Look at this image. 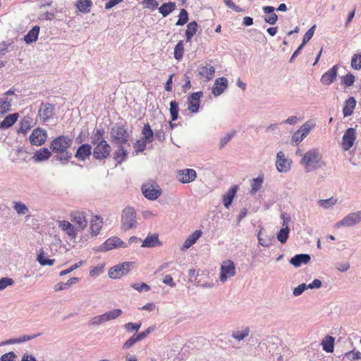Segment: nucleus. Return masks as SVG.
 Listing matches in <instances>:
<instances>
[{
	"label": "nucleus",
	"instance_id": "27",
	"mask_svg": "<svg viewBox=\"0 0 361 361\" xmlns=\"http://www.w3.org/2000/svg\"><path fill=\"white\" fill-rule=\"evenodd\" d=\"M59 228L65 231L69 236L75 237L77 233L74 226L68 221H59Z\"/></svg>",
	"mask_w": 361,
	"mask_h": 361
},
{
	"label": "nucleus",
	"instance_id": "1",
	"mask_svg": "<svg viewBox=\"0 0 361 361\" xmlns=\"http://www.w3.org/2000/svg\"><path fill=\"white\" fill-rule=\"evenodd\" d=\"M71 145L72 140L69 137L60 135L51 141L50 149L59 154V161L67 162L72 157V154L68 151Z\"/></svg>",
	"mask_w": 361,
	"mask_h": 361
},
{
	"label": "nucleus",
	"instance_id": "64",
	"mask_svg": "<svg viewBox=\"0 0 361 361\" xmlns=\"http://www.w3.org/2000/svg\"><path fill=\"white\" fill-rule=\"evenodd\" d=\"M16 355L13 352H9L4 354L1 357V361H15Z\"/></svg>",
	"mask_w": 361,
	"mask_h": 361
},
{
	"label": "nucleus",
	"instance_id": "6",
	"mask_svg": "<svg viewBox=\"0 0 361 361\" xmlns=\"http://www.w3.org/2000/svg\"><path fill=\"white\" fill-rule=\"evenodd\" d=\"M133 262H125L109 269L108 271L109 276L111 279H116L126 275L132 266Z\"/></svg>",
	"mask_w": 361,
	"mask_h": 361
},
{
	"label": "nucleus",
	"instance_id": "56",
	"mask_svg": "<svg viewBox=\"0 0 361 361\" xmlns=\"http://www.w3.org/2000/svg\"><path fill=\"white\" fill-rule=\"evenodd\" d=\"M141 326V323H133L128 322L125 324V329L128 332H133V331H137Z\"/></svg>",
	"mask_w": 361,
	"mask_h": 361
},
{
	"label": "nucleus",
	"instance_id": "28",
	"mask_svg": "<svg viewBox=\"0 0 361 361\" xmlns=\"http://www.w3.org/2000/svg\"><path fill=\"white\" fill-rule=\"evenodd\" d=\"M19 115L18 113L11 114L6 116L0 123V128L6 129L11 127L18 120Z\"/></svg>",
	"mask_w": 361,
	"mask_h": 361
},
{
	"label": "nucleus",
	"instance_id": "10",
	"mask_svg": "<svg viewBox=\"0 0 361 361\" xmlns=\"http://www.w3.org/2000/svg\"><path fill=\"white\" fill-rule=\"evenodd\" d=\"M111 147L106 141L94 146L93 149V157L96 159H104L109 155Z\"/></svg>",
	"mask_w": 361,
	"mask_h": 361
},
{
	"label": "nucleus",
	"instance_id": "19",
	"mask_svg": "<svg viewBox=\"0 0 361 361\" xmlns=\"http://www.w3.org/2000/svg\"><path fill=\"white\" fill-rule=\"evenodd\" d=\"M54 107L52 104L49 103L47 104H42L40 108L39 109V116L40 119L44 121H46L51 118H52L54 115Z\"/></svg>",
	"mask_w": 361,
	"mask_h": 361
},
{
	"label": "nucleus",
	"instance_id": "42",
	"mask_svg": "<svg viewBox=\"0 0 361 361\" xmlns=\"http://www.w3.org/2000/svg\"><path fill=\"white\" fill-rule=\"evenodd\" d=\"M127 154V151L121 146L115 152L114 158L118 164H121L126 159Z\"/></svg>",
	"mask_w": 361,
	"mask_h": 361
},
{
	"label": "nucleus",
	"instance_id": "12",
	"mask_svg": "<svg viewBox=\"0 0 361 361\" xmlns=\"http://www.w3.org/2000/svg\"><path fill=\"white\" fill-rule=\"evenodd\" d=\"M71 220L81 230H84L87 227V220L84 212L74 211L71 212Z\"/></svg>",
	"mask_w": 361,
	"mask_h": 361
},
{
	"label": "nucleus",
	"instance_id": "2",
	"mask_svg": "<svg viewBox=\"0 0 361 361\" xmlns=\"http://www.w3.org/2000/svg\"><path fill=\"white\" fill-rule=\"evenodd\" d=\"M300 164L306 172H310L326 165L322 154L318 149H312L305 152L300 161Z\"/></svg>",
	"mask_w": 361,
	"mask_h": 361
},
{
	"label": "nucleus",
	"instance_id": "62",
	"mask_svg": "<svg viewBox=\"0 0 361 361\" xmlns=\"http://www.w3.org/2000/svg\"><path fill=\"white\" fill-rule=\"evenodd\" d=\"M13 280L11 278H2L0 279V290L6 288L13 283Z\"/></svg>",
	"mask_w": 361,
	"mask_h": 361
},
{
	"label": "nucleus",
	"instance_id": "5",
	"mask_svg": "<svg viewBox=\"0 0 361 361\" xmlns=\"http://www.w3.org/2000/svg\"><path fill=\"white\" fill-rule=\"evenodd\" d=\"M110 135L112 142L121 145L127 143L129 140V133L125 127L122 126L113 127L111 130Z\"/></svg>",
	"mask_w": 361,
	"mask_h": 361
},
{
	"label": "nucleus",
	"instance_id": "57",
	"mask_svg": "<svg viewBox=\"0 0 361 361\" xmlns=\"http://www.w3.org/2000/svg\"><path fill=\"white\" fill-rule=\"evenodd\" d=\"M30 118L29 117H24L20 121V130L25 133L30 128Z\"/></svg>",
	"mask_w": 361,
	"mask_h": 361
},
{
	"label": "nucleus",
	"instance_id": "13",
	"mask_svg": "<svg viewBox=\"0 0 361 361\" xmlns=\"http://www.w3.org/2000/svg\"><path fill=\"white\" fill-rule=\"evenodd\" d=\"M198 75L204 81L211 80L215 73V68L213 66L206 63L205 65H201L197 68Z\"/></svg>",
	"mask_w": 361,
	"mask_h": 361
},
{
	"label": "nucleus",
	"instance_id": "41",
	"mask_svg": "<svg viewBox=\"0 0 361 361\" xmlns=\"http://www.w3.org/2000/svg\"><path fill=\"white\" fill-rule=\"evenodd\" d=\"M122 312L121 309H114L103 314L104 322L118 317L122 314Z\"/></svg>",
	"mask_w": 361,
	"mask_h": 361
},
{
	"label": "nucleus",
	"instance_id": "23",
	"mask_svg": "<svg viewBox=\"0 0 361 361\" xmlns=\"http://www.w3.org/2000/svg\"><path fill=\"white\" fill-rule=\"evenodd\" d=\"M310 256L307 254L296 255L291 258L290 262L295 267H299L302 264H307L310 261Z\"/></svg>",
	"mask_w": 361,
	"mask_h": 361
},
{
	"label": "nucleus",
	"instance_id": "21",
	"mask_svg": "<svg viewBox=\"0 0 361 361\" xmlns=\"http://www.w3.org/2000/svg\"><path fill=\"white\" fill-rule=\"evenodd\" d=\"M91 150L92 147L90 145L87 143L82 144L78 148L75 157L79 161H83L90 156Z\"/></svg>",
	"mask_w": 361,
	"mask_h": 361
},
{
	"label": "nucleus",
	"instance_id": "18",
	"mask_svg": "<svg viewBox=\"0 0 361 361\" xmlns=\"http://www.w3.org/2000/svg\"><path fill=\"white\" fill-rule=\"evenodd\" d=\"M127 244L117 237L107 239L102 245L103 250H111L116 247H126Z\"/></svg>",
	"mask_w": 361,
	"mask_h": 361
},
{
	"label": "nucleus",
	"instance_id": "11",
	"mask_svg": "<svg viewBox=\"0 0 361 361\" xmlns=\"http://www.w3.org/2000/svg\"><path fill=\"white\" fill-rule=\"evenodd\" d=\"M47 132L41 128L33 130L29 137L30 143L33 145L39 146L44 144L47 140Z\"/></svg>",
	"mask_w": 361,
	"mask_h": 361
},
{
	"label": "nucleus",
	"instance_id": "38",
	"mask_svg": "<svg viewBox=\"0 0 361 361\" xmlns=\"http://www.w3.org/2000/svg\"><path fill=\"white\" fill-rule=\"evenodd\" d=\"M263 181H264L263 176H259L257 178H254L251 183V190L250 191V193L251 195H254L257 191H259L260 190V188H262Z\"/></svg>",
	"mask_w": 361,
	"mask_h": 361
},
{
	"label": "nucleus",
	"instance_id": "51",
	"mask_svg": "<svg viewBox=\"0 0 361 361\" xmlns=\"http://www.w3.org/2000/svg\"><path fill=\"white\" fill-rule=\"evenodd\" d=\"M13 208L18 214H25L28 212L27 206L18 202H13Z\"/></svg>",
	"mask_w": 361,
	"mask_h": 361
},
{
	"label": "nucleus",
	"instance_id": "36",
	"mask_svg": "<svg viewBox=\"0 0 361 361\" xmlns=\"http://www.w3.org/2000/svg\"><path fill=\"white\" fill-rule=\"evenodd\" d=\"M334 341L335 338L334 337L330 336H326L322 342L323 350L327 353H332L334 349Z\"/></svg>",
	"mask_w": 361,
	"mask_h": 361
},
{
	"label": "nucleus",
	"instance_id": "33",
	"mask_svg": "<svg viewBox=\"0 0 361 361\" xmlns=\"http://www.w3.org/2000/svg\"><path fill=\"white\" fill-rule=\"evenodd\" d=\"M176 8V4L175 2H168L163 4L159 8H158V10L163 17H166L173 12Z\"/></svg>",
	"mask_w": 361,
	"mask_h": 361
},
{
	"label": "nucleus",
	"instance_id": "54",
	"mask_svg": "<svg viewBox=\"0 0 361 361\" xmlns=\"http://www.w3.org/2000/svg\"><path fill=\"white\" fill-rule=\"evenodd\" d=\"M148 142L146 140H138L135 144V149L137 153L143 152L146 148V145Z\"/></svg>",
	"mask_w": 361,
	"mask_h": 361
},
{
	"label": "nucleus",
	"instance_id": "35",
	"mask_svg": "<svg viewBox=\"0 0 361 361\" xmlns=\"http://www.w3.org/2000/svg\"><path fill=\"white\" fill-rule=\"evenodd\" d=\"M159 244L160 243H159L158 235L153 234L152 235H148L143 240L142 247H154Z\"/></svg>",
	"mask_w": 361,
	"mask_h": 361
},
{
	"label": "nucleus",
	"instance_id": "26",
	"mask_svg": "<svg viewBox=\"0 0 361 361\" xmlns=\"http://www.w3.org/2000/svg\"><path fill=\"white\" fill-rule=\"evenodd\" d=\"M202 233L200 230H196L190 235L183 243V250L190 248L201 237Z\"/></svg>",
	"mask_w": 361,
	"mask_h": 361
},
{
	"label": "nucleus",
	"instance_id": "32",
	"mask_svg": "<svg viewBox=\"0 0 361 361\" xmlns=\"http://www.w3.org/2000/svg\"><path fill=\"white\" fill-rule=\"evenodd\" d=\"M51 157V152L47 148H42L37 150L33 156L35 161H43L47 160Z\"/></svg>",
	"mask_w": 361,
	"mask_h": 361
},
{
	"label": "nucleus",
	"instance_id": "47",
	"mask_svg": "<svg viewBox=\"0 0 361 361\" xmlns=\"http://www.w3.org/2000/svg\"><path fill=\"white\" fill-rule=\"evenodd\" d=\"M289 228L286 225L285 228H281L277 234V239L281 243H285L288 238Z\"/></svg>",
	"mask_w": 361,
	"mask_h": 361
},
{
	"label": "nucleus",
	"instance_id": "14",
	"mask_svg": "<svg viewBox=\"0 0 361 361\" xmlns=\"http://www.w3.org/2000/svg\"><path fill=\"white\" fill-rule=\"evenodd\" d=\"M202 92L191 94L188 98V109L192 113H197L199 110Z\"/></svg>",
	"mask_w": 361,
	"mask_h": 361
},
{
	"label": "nucleus",
	"instance_id": "43",
	"mask_svg": "<svg viewBox=\"0 0 361 361\" xmlns=\"http://www.w3.org/2000/svg\"><path fill=\"white\" fill-rule=\"evenodd\" d=\"M170 114L171 117V121H174L178 119V112H179V108H178V103L176 101H171L170 102Z\"/></svg>",
	"mask_w": 361,
	"mask_h": 361
},
{
	"label": "nucleus",
	"instance_id": "20",
	"mask_svg": "<svg viewBox=\"0 0 361 361\" xmlns=\"http://www.w3.org/2000/svg\"><path fill=\"white\" fill-rule=\"evenodd\" d=\"M227 86L228 81L226 78L221 77L216 79L212 87L213 94L216 97L219 96L227 88Z\"/></svg>",
	"mask_w": 361,
	"mask_h": 361
},
{
	"label": "nucleus",
	"instance_id": "39",
	"mask_svg": "<svg viewBox=\"0 0 361 361\" xmlns=\"http://www.w3.org/2000/svg\"><path fill=\"white\" fill-rule=\"evenodd\" d=\"M142 139L146 140L148 142H152L153 141V131L151 128V126L149 123H145L142 129Z\"/></svg>",
	"mask_w": 361,
	"mask_h": 361
},
{
	"label": "nucleus",
	"instance_id": "24",
	"mask_svg": "<svg viewBox=\"0 0 361 361\" xmlns=\"http://www.w3.org/2000/svg\"><path fill=\"white\" fill-rule=\"evenodd\" d=\"M356 106V100L355 97H350L345 102V106L343 109V114L345 117L353 114Z\"/></svg>",
	"mask_w": 361,
	"mask_h": 361
},
{
	"label": "nucleus",
	"instance_id": "7",
	"mask_svg": "<svg viewBox=\"0 0 361 361\" xmlns=\"http://www.w3.org/2000/svg\"><path fill=\"white\" fill-rule=\"evenodd\" d=\"M235 274V266L233 261L227 259L222 262L219 275L221 282H225L228 278L234 276Z\"/></svg>",
	"mask_w": 361,
	"mask_h": 361
},
{
	"label": "nucleus",
	"instance_id": "40",
	"mask_svg": "<svg viewBox=\"0 0 361 361\" xmlns=\"http://www.w3.org/2000/svg\"><path fill=\"white\" fill-rule=\"evenodd\" d=\"M184 43L183 41H179L174 48V58L180 61L183 59L184 54Z\"/></svg>",
	"mask_w": 361,
	"mask_h": 361
},
{
	"label": "nucleus",
	"instance_id": "8",
	"mask_svg": "<svg viewBox=\"0 0 361 361\" xmlns=\"http://www.w3.org/2000/svg\"><path fill=\"white\" fill-rule=\"evenodd\" d=\"M361 221V211L350 213L345 216L341 221L336 223V226L340 228L341 226H353Z\"/></svg>",
	"mask_w": 361,
	"mask_h": 361
},
{
	"label": "nucleus",
	"instance_id": "3",
	"mask_svg": "<svg viewBox=\"0 0 361 361\" xmlns=\"http://www.w3.org/2000/svg\"><path fill=\"white\" fill-rule=\"evenodd\" d=\"M121 229L127 231L135 226L136 224V212L133 207H127L123 212L121 215Z\"/></svg>",
	"mask_w": 361,
	"mask_h": 361
},
{
	"label": "nucleus",
	"instance_id": "29",
	"mask_svg": "<svg viewBox=\"0 0 361 361\" xmlns=\"http://www.w3.org/2000/svg\"><path fill=\"white\" fill-rule=\"evenodd\" d=\"M40 27L37 25L34 26L28 33L25 35L24 40L27 44H31L36 42L38 39Z\"/></svg>",
	"mask_w": 361,
	"mask_h": 361
},
{
	"label": "nucleus",
	"instance_id": "16",
	"mask_svg": "<svg viewBox=\"0 0 361 361\" xmlns=\"http://www.w3.org/2000/svg\"><path fill=\"white\" fill-rule=\"evenodd\" d=\"M291 161L285 158L283 152L280 151L277 153L276 166L279 172H287L290 169Z\"/></svg>",
	"mask_w": 361,
	"mask_h": 361
},
{
	"label": "nucleus",
	"instance_id": "50",
	"mask_svg": "<svg viewBox=\"0 0 361 361\" xmlns=\"http://www.w3.org/2000/svg\"><path fill=\"white\" fill-rule=\"evenodd\" d=\"M141 4L145 8L154 11L158 8L159 3L157 0H142Z\"/></svg>",
	"mask_w": 361,
	"mask_h": 361
},
{
	"label": "nucleus",
	"instance_id": "31",
	"mask_svg": "<svg viewBox=\"0 0 361 361\" xmlns=\"http://www.w3.org/2000/svg\"><path fill=\"white\" fill-rule=\"evenodd\" d=\"M237 186L230 188L226 194L223 196V203L225 207L229 208L237 192Z\"/></svg>",
	"mask_w": 361,
	"mask_h": 361
},
{
	"label": "nucleus",
	"instance_id": "52",
	"mask_svg": "<svg viewBox=\"0 0 361 361\" xmlns=\"http://www.w3.org/2000/svg\"><path fill=\"white\" fill-rule=\"evenodd\" d=\"M355 82V76L352 73H348L341 78V82L346 87H350Z\"/></svg>",
	"mask_w": 361,
	"mask_h": 361
},
{
	"label": "nucleus",
	"instance_id": "63",
	"mask_svg": "<svg viewBox=\"0 0 361 361\" xmlns=\"http://www.w3.org/2000/svg\"><path fill=\"white\" fill-rule=\"evenodd\" d=\"M307 288L308 287L305 283L300 284L294 288L293 293L295 296H298L301 295Z\"/></svg>",
	"mask_w": 361,
	"mask_h": 361
},
{
	"label": "nucleus",
	"instance_id": "37",
	"mask_svg": "<svg viewBox=\"0 0 361 361\" xmlns=\"http://www.w3.org/2000/svg\"><path fill=\"white\" fill-rule=\"evenodd\" d=\"M197 27H198V25L195 21H192L188 24L187 30L185 31L186 41L188 42L191 41L192 37L197 32Z\"/></svg>",
	"mask_w": 361,
	"mask_h": 361
},
{
	"label": "nucleus",
	"instance_id": "25",
	"mask_svg": "<svg viewBox=\"0 0 361 361\" xmlns=\"http://www.w3.org/2000/svg\"><path fill=\"white\" fill-rule=\"evenodd\" d=\"M104 134L105 131L103 128L94 130L91 136L92 144L95 146L99 143L105 142Z\"/></svg>",
	"mask_w": 361,
	"mask_h": 361
},
{
	"label": "nucleus",
	"instance_id": "48",
	"mask_svg": "<svg viewBox=\"0 0 361 361\" xmlns=\"http://www.w3.org/2000/svg\"><path fill=\"white\" fill-rule=\"evenodd\" d=\"M351 67L356 71L361 69V53L355 54L353 56L351 59Z\"/></svg>",
	"mask_w": 361,
	"mask_h": 361
},
{
	"label": "nucleus",
	"instance_id": "49",
	"mask_svg": "<svg viewBox=\"0 0 361 361\" xmlns=\"http://www.w3.org/2000/svg\"><path fill=\"white\" fill-rule=\"evenodd\" d=\"M178 17H179V18L177 20L176 25H185L188 20V14L187 11L184 8H182L180 11Z\"/></svg>",
	"mask_w": 361,
	"mask_h": 361
},
{
	"label": "nucleus",
	"instance_id": "55",
	"mask_svg": "<svg viewBox=\"0 0 361 361\" xmlns=\"http://www.w3.org/2000/svg\"><path fill=\"white\" fill-rule=\"evenodd\" d=\"M345 356L350 360H359L361 359V353L353 350L345 353Z\"/></svg>",
	"mask_w": 361,
	"mask_h": 361
},
{
	"label": "nucleus",
	"instance_id": "4",
	"mask_svg": "<svg viewBox=\"0 0 361 361\" xmlns=\"http://www.w3.org/2000/svg\"><path fill=\"white\" fill-rule=\"evenodd\" d=\"M142 192L149 200H157L161 194V189L156 182H148L142 185Z\"/></svg>",
	"mask_w": 361,
	"mask_h": 361
},
{
	"label": "nucleus",
	"instance_id": "59",
	"mask_svg": "<svg viewBox=\"0 0 361 361\" xmlns=\"http://www.w3.org/2000/svg\"><path fill=\"white\" fill-rule=\"evenodd\" d=\"M315 25L310 27L304 35L302 39V44H305L309 42V40L312 37L314 32Z\"/></svg>",
	"mask_w": 361,
	"mask_h": 361
},
{
	"label": "nucleus",
	"instance_id": "30",
	"mask_svg": "<svg viewBox=\"0 0 361 361\" xmlns=\"http://www.w3.org/2000/svg\"><path fill=\"white\" fill-rule=\"evenodd\" d=\"M263 11L266 14H270L264 18V20L270 25H274L278 19L277 15L274 13V8L273 6H264Z\"/></svg>",
	"mask_w": 361,
	"mask_h": 361
},
{
	"label": "nucleus",
	"instance_id": "44",
	"mask_svg": "<svg viewBox=\"0 0 361 361\" xmlns=\"http://www.w3.org/2000/svg\"><path fill=\"white\" fill-rule=\"evenodd\" d=\"M11 106V101L8 100L7 97H4L0 99V114H6L10 111Z\"/></svg>",
	"mask_w": 361,
	"mask_h": 361
},
{
	"label": "nucleus",
	"instance_id": "9",
	"mask_svg": "<svg viewBox=\"0 0 361 361\" xmlns=\"http://www.w3.org/2000/svg\"><path fill=\"white\" fill-rule=\"evenodd\" d=\"M356 138V131L353 128H348L342 138L341 147L344 151L349 150L353 145Z\"/></svg>",
	"mask_w": 361,
	"mask_h": 361
},
{
	"label": "nucleus",
	"instance_id": "61",
	"mask_svg": "<svg viewBox=\"0 0 361 361\" xmlns=\"http://www.w3.org/2000/svg\"><path fill=\"white\" fill-rule=\"evenodd\" d=\"M137 341H139V340L136 334H133L128 340L126 341V343L123 345V348L125 349H128Z\"/></svg>",
	"mask_w": 361,
	"mask_h": 361
},
{
	"label": "nucleus",
	"instance_id": "17",
	"mask_svg": "<svg viewBox=\"0 0 361 361\" xmlns=\"http://www.w3.org/2000/svg\"><path fill=\"white\" fill-rule=\"evenodd\" d=\"M337 74L338 66L335 65L322 75L320 81L324 85H329L334 82Z\"/></svg>",
	"mask_w": 361,
	"mask_h": 361
},
{
	"label": "nucleus",
	"instance_id": "15",
	"mask_svg": "<svg viewBox=\"0 0 361 361\" xmlns=\"http://www.w3.org/2000/svg\"><path fill=\"white\" fill-rule=\"evenodd\" d=\"M197 173L194 169H186L180 170L177 174L178 180L183 183H189L195 180Z\"/></svg>",
	"mask_w": 361,
	"mask_h": 361
},
{
	"label": "nucleus",
	"instance_id": "60",
	"mask_svg": "<svg viewBox=\"0 0 361 361\" xmlns=\"http://www.w3.org/2000/svg\"><path fill=\"white\" fill-rule=\"evenodd\" d=\"M248 334H249V329L247 328H246L243 331H238L235 332L233 334V336L235 338L240 341V340L243 339L245 337L247 336Z\"/></svg>",
	"mask_w": 361,
	"mask_h": 361
},
{
	"label": "nucleus",
	"instance_id": "53",
	"mask_svg": "<svg viewBox=\"0 0 361 361\" xmlns=\"http://www.w3.org/2000/svg\"><path fill=\"white\" fill-rule=\"evenodd\" d=\"M336 202V200L333 197L326 199V200H321L319 201V205L324 209H328L330 207L335 204Z\"/></svg>",
	"mask_w": 361,
	"mask_h": 361
},
{
	"label": "nucleus",
	"instance_id": "22",
	"mask_svg": "<svg viewBox=\"0 0 361 361\" xmlns=\"http://www.w3.org/2000/svg\"><path fill=\"white\" fill-rule=\"evenodd\" d=\"M103 226V220L99 216H94L90 221V232L92 235L99 234L101 228Z\"/></svg>",
	"mask_w": 361,
	"mask_h": 361
},
{
	"label": "nucleus",
	"instance_id": "46",
	"mask_svg": "<svg viewBox=\"0 0 361 361\" xmlns=\"http://www.w3.org/2000/svg\"><path fill=\"white\" fill-rule=\"evenodd\" d=\"M314 126V123H312L311 121H307L298 129V130L301 133L302 136L305 137Z\"/></svg>",
	"mask_w": 361,
	"mask_h": 361
},
{
	"label": "nucleus",
	"instance_id": "58",
	"mask_svg": "<svg viewBox=\"0 0 361 361\" xmlns=\"http://www.w3.org/2000/svg\"><path fill=\"white\" fill-rule=\"evenodd\" d=\"M131 286L139 292L142 290L149 291L150 290V286L145 283H133Z\"/></svg>",
	"mask_w": 361,
	"mask_h": 361
},
{
	"label": "nucleus",
	"instance_id": "45",
	"mask_svg": "<svg viewBox=\"0 0 361 361\" xmlns=\"http://www.w3.org/2000/svg\"><path fill=\"white\" fill-rule=\"evenodd\" d=\"M37 259L39 262V263L42 266H51L54 264L55 262L54 259H46L44 257V251L42 250H40V252L37 255Z\"/></svg>",
	"mask_w": 361,
	"mask_h": 361
},
{
	"label": "nucleus",
	"instance_id": "34",
	"mask_svg": "<svg viewBox=\"0 0 361 361\" xmlns=\"http://www.w3.org/2000/svg\"><path fill=\"white\" fill-rule=\"evenodd\" d=\"M92 6V0H78L75 3V6L79 11L83 13H88L90 11V8Z\"/></svg>",
	"mask_w": 361,
	"mask_h": 361
}]
</instances>
